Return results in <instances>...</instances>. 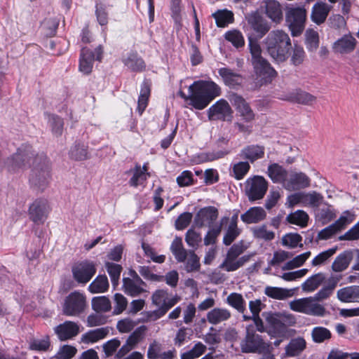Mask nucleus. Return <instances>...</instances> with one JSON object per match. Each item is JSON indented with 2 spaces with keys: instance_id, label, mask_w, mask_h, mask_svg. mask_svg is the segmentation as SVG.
I'll return each instance as SVG.
<instances>
[{
  "instance_id": "50",
  "label": "nucleus",
  "mask_w": 359,
  "mask_h": 359,
  "mask_svg": "<svg viewBox=\"0 0 359 359\" xmlns=\"http://www.w3.org/2000/svg\"><path fill=\"white\" fill-rule=\"evenodd\" d=\"M105 268L111 278L113 286L116 287L118 284L122 266L118 264L107 262L105 263Z\"/></svg>"
},
{
  "instance_id": "62",
  "label": "nucleus",
  "mask_w": 359,
  "mask_h": 359,
  "mask_svg": "<svg viewBox=\"0 0 359 359\" xmlns=\"http://www.w3.org/2000/svg\"><path fill=\"white\" fill-rule=\"evenodd\" d=\"M355 219V215L349 210L342 212L339 218L333 223L339 231L345 229L347 225L351 224Z\"/></svg>"
},
{
  "instance_id": "46",
  "label": "nucleus",
  "mask_w": 359,
  "mask_h": 359,
  "mask_svg": "<svg viewBox=\"0 0 359 359\" xmlns=\"http://www.w3.org/2000/svg\"><path fill=\"white\" fill-rule=\"evenodd\" d=\"M311 335L312 340L318 344L323 343L332 337L331 332L322 326L314 327L311 330Z\"/></svg>"
},
{
  "instance_id": "1",
  "label": "nucleus",
  "mask_w": 359,
  "mask_h": 359,
  "mask_svg": "<svg viewBox=\"0 0 359 359\" xmlns=\"http://www.w3.org/2000/svg\"><path fill=\"white\" fill-rule=\"evenodd\" d=\"M221 94L220 87L212 81H196L189 87V95L182 90L178 95L198 110L205 109L212 100Z\"/></svg>"
},
{
  "instance_id": "42",
  "label": "nucleus",
  "mask_w": 359,
  "mask_h": 359,
  "mask_svg": "<svg viewBox=\"0 0 359 359\" xmlns=\"http://www.w3.org/2000/svg\"><path fill=\"white\" fill-rule=\"evenodd\" d=\"M109 333L107 327H100L90 330L82 335L81 340L84 343H95L104 339Z\"/></svg>"
},
{
  "instance_id": "25",
  "label": "nucleus",
  "mask_w": 359,
  "mask_h": 359,
  "mask_svg": "<svg viewBox=\"0 0 359 359\" xmlns=\"http://www.w3.org/2000/svg\"><path fill=\"white\" fill-rule=\"evenodd\" d=\"M126 67L133 72H141L145 69V63L136 52L130 51L123 55L121 59Z\"/></svg>"
},
{
  "instance_id": "12",
  "label": "nucleus",
  "mask_w": 359,
  "mask_h": 359,
  "mask_svg": "<svg viewBox=\"0 0 359 359\" xmlns=\"http://www.w3.org/2000/svg\"><path fill=\"white\" fill-rule=\"evenodd\" d=\"M323 201V196L316 191L309 193L297 192L288 196L287 203L290 207L297 204L304 206L318 207Z\"/></svg>"
},
{
  "instance_id": "2",
  "label": "nucleus",
  "mask_w": 359,
  "mask_h": 359,
  "mask_svg": "<svg viewBox=\"0 0 359 359\" xmlns=\"http://www.w3.org/2000/svg\"><path fill=\"white\" fill-rule=\"evenodd\" d=\"M248 49L251 55V64L260 86L270 83L277 76V72L266 59L262 56V50L255 39L248 37Z\"/></svg>"
},
{
  "instance_id": "37",
  "label": "nucleus",
  "mask_w": 359,
  "mask_h": 359,
  "mask_svg": "<svg viewBox=\"0 0 359 359\" xmlns=\"http://www.w3.org/2000/svg\"><path fill=\"white\" fill-rule=\"evenodd\" d=\"M44 116L53 135L56 137L60 136L63 131V120L57 115L48 112L44 113Z\"/></svg>"
},
{
  "instance_id": "36",
  "label": "nucleus",
  "mask_w": 359,
  "mask_h": 359,
  "mask_svg": "<svg viewBox=\"0 0 359 359\" xmlns=\"http://www.w3.org/2000/svg\"><path fill=\"white\" fill-rule=\"evenodd\" d=\"M266 14L275 22H279L283 19L281 6L275 0H268L266 2Z\"/></svg>"
},
{
  "instance_id": "31",
  "label": "nucleus",
  "mask_w": 359,
  "mask_h": 359,
  "mask_svg": "<svg viewBox=\"0 0 359 359\" xmlns=\"http://www.w3.org/2000/svg\"><path fill=\"white\" fill-rule=\"evenodd\" d=\"M268 176L273 183H284L287 180V171L278 163H272L269 165Z\"/></svg>"
},
{
  "instance_id": "11",
  "label": "nucleus",
  "mask_w": 359,
  "mask_h": 359,
  "mask_svg": "<svg viewBox=\"0 0 359 359\" xmlns=\"http://www.w3.org/2000/svg\"><path fill=\"white\" fill-rule=\"evenodd\" d=\"M262 316L266 323V332L271 338H281L286 336L287 330L283 325L278 313L263 312Z\"/></svg>"
},
{
  "instance_id": "41",
  "label": "nucleus",
  "mask_w": 359,
  "mask_h": 359,
  "mask_svg": "<svg viewBox=\"0 0 359 359\" xmlns=\"http://www.w3.org/2000/svg\"><path fill=\"white\" fill-rule=\"evenodd\" d=\"M108 278L105 275H100L89 285L88 290L92 294L103 293L109 289Z\"/></svg>"
},
{
  "instance_id": "34",
  "label": "nucleus",
  "mask_w": 359,
  "mask_h": 359,
  "mask_svg": "<svg viewBox=\"0 0 359 359\" xmlns=\"http://www.w3.org/2000/svg\"><path fill=\"white\" fill-rule=\"evenodd\" d=\"M326 280L323 273H316L308 278L302 285V289L306 292H312L318 289Z\"/></svg>"
},
{
  "instance_id": "28",
  "label": "nucleus",
  "mask_w": 359,
  "mask_h": 359,
  "mask_svg": "<svg viewBox=\"0 0 359 359\" xmlns=\"http://www.w3.org/2000/svg\"><path fill=\"white\" fill-rule=\"evenodd\" d=\"M331 9L332 6L325 2H316L312 8L311 14V18L312 21L317 25L323 23L327 19Z\"/></svg>"
},
{
  "instance_id": "18",
  "label": "nucleus",
  "mask_w": 359,
  "mask_h": 359,
  "mask_svg": "<svg viewBox=\"0 0 359 359\" xmlns=\"http://www.w3.org/2000/svg\"><path fill=\"white\" fill-rule=\"evenodd\" d=\"M232 110L230 105L224 99H221L212 105L208 110L210 121H229L231 118Z\"/></svg>"
},
{
  "instance_id": "27",
  "label": "nucleus",
  "mask_w": 359,
  "mask_h": 359,
  "mask_svg": "<svg viewBox=\"0 0 359 359\" xmlns=\"http://www.w3.org/2000/svg\"><path fill=\"white\" fill-rule=\"evenodd\" d=\"M266 217V211L263 208L259 206L252 207L241 215L243 222L248 224H257L264 220Z\"/></svg>"
},
{
  "instance_id": "44",
  "label": "nucleus",
  "mask_w": 359,
  "mask_h": 359,
  "mask_svg": "<svg viewBox=\"0 0 359 359\" xmlns=\"http://www.w3.org/2000/svg\"><path fill=\"white\" fill-rule=\"evenodd\" d=\"M92 309L97 313H106L111 310L109 299L105 296L95 297L91 301Z\"/></svg>"
},
{
  "instance_id": "14",
  "label": "nucleus",
  "mask_w": 359,
  "mask_h": 359,
  "mask_svg": "<svg viewBox=\"0 0 359 359\" xmlns=\"http://www.w3.org/2000/svg\"><path fill=\"white\" fill-rule=\"evenodd\" d=\"M33 156L30 146H22L19 148L17 152L6 162V166L9 172H15L22 168Z\"/></svg>"
},
{
  "instance_id": "58",
  "label": "nucleus",
  "mask_w": 359,
  "mask_h": 359,
  "mask_svg": "<svg viewBox=\"0 0 359 359\" xmlns=\"http://www.w3.org/2000/svg\"><path fill=\"white\" fill-rule=\"evenodd\" d=\"M206 351V346L201 342L196 343L194 347L181 355V359H195L201 356Z\"/></svg>"
},
{
  "instance_id": "51",
  "label": "nucleus",
  "mask_w": 359,
  "mask_h": 359,
  "mask_svg": "<svg viewBox=\"0 0 359 359\" xmlns=\"http://www.w3.org/2000/svg\"><path fill=\"white\" fill-rule=\"evenodd\" d=\"M224 37L226 41L231 42L236 48L243 47L245 45L244 37L242 33L237 29L226 32Z\"/></svg>"
},
{
  "instance_id": "29",
  "label": "nucleus",
  "mask_w": 359,
  "mask_h": 359,
  "mask_svg": "<svg viewBox=\"0 0 359 359\" xmlns=\"http://www.w3.org/2000/svg\"><path fill=\"white\" fill-rule=\"evenodd\" d=\"M338 299L344 303H359V285L346 286L337 292Z\"/></svg>"
},
{
  "instance_id": "40",
  "label": "nucleus",
  "mask_w": 359,
  "mask_h": 359,
  "mask_svg": "<svg viewBox=\"0 0 359 359\" xmlns=\"http://www.w3.org/2000/svg\"><path fill=\"white\" fill-rule=\"evenodd\" d=\"M316 217L320 222L325 224L332 220L336 217V214L331 205L324 204L318 208Z\"/></svg>"
},
{
  "instance_id": "24",
  "label": "nucleus",
  "mask_w": 359,
  "mask_h": 359,
  "mask_svg": "<svg viewBox=\"0 0 359 359\" xmlns=\"http://www.w3.org/2000/svg\"><path fill=\"white\" fill-rule=\"evenodd\" d=\"M55 331L61 341H66L76 337L79 332V326L73 321H65L57 325Z\"/></svg>"
},
{
  "instance_id": "48",
  "label": "nucleus",
  "mask_w": 359,
  "mask_h": 359,
  "mask_svg": "<svg viewBox=\"0 0 359 359\" xmlns=\"http://www.w3.org/2000/svg\"><path fill=\"white\" fill-rule=\"evenodd\" d=\"M351 262V256L348 252L339 255L332 264V269L335 272H341L346 269Z\"/></svg>"
},
{
  "instance_id": "63",
  "label": "nucleus",
  "mask_w": 359,
  "mask_h": 359,
  "mask_svg": "<svg viewBox=\"0 0 359 359\" xmlns=\"http://www.w3.org/2000/svg\"><path fill=\"white\" fill-rule=\"evenodd\" d=\"M241 230L238 226L228 224L223 238V243L225 245H230L240 235Z\"/></svg>"
},
{
  "instance_id": "49",
  "label": "nucleus",
  "mask_w": 359,
  "mask_h": 359,
  "mask_svg": "<svg viewBox=\"0 0 359 359\" xmlns=\"http://www.w3.org/2000/svg\"><path fill=\"white\" fill-rule=\"evenodd\" d=\"M150 88L147 82H143L141 86L140 96L137 102V110L140 114L144 111L147 106Z\"/></svg>"
},
{
  "instance_id": "52",
  "label": "nucleus",
  "mask_w": 359,
  "mask_h": 359,
  "mask_svg": "<svg viewBox=\"0 0 359 359\" xmlns=\"http://www.w3.org/2000/svg\"><path fill=\"white\" fill-rule=\"evenodd\" d=\"M248 22L252 29L259 34L260 37L263 36L269 30V26L264 22L261 18L254 15L248 19Z\"/></svg>"
},
{
  "instance_id": "30",
  "label": "nucleus",
  "mask_w": 359,
  "mask_h": 359,
  "mask_svg": "<svg viewBox=\"0 0 359 359\" xmlns=\"http://www.w3.org/2000/svg\"><path fill=\"white\" fill-rule=\"evenodd\" d=\"M264 155V147L257 144L248 145L243 148L238 156L241 158L248 160L253 163L255 161L263 158Z\"/></svg>"
},
{
  "instance_id": "33",
  "label": "nucleus",
  "mask_w": 359,
  "mask_h": 359,
  "mask_svg": "<svg viewBox=\"0 0 359 359\" xmlns=\"http://www.w3.org/2000/svg\"><path fill=\"white\" fill-rule=\"evenodd\" d=\"M231 312L223 308H215L207 313V320L212 325H217L231 318Z\"/></svg>"
},
{
  "instance_id": "6",
  "label": "nucleus",
  "mask_w": 359,
  "mask_h": 359,
  "mask_svg": "<svg viewBox=\"0 0 359 359\" xmlns=\"http://www.w3.org/2000/svg\"><path fill=\"white\" fill-rule=\"evenodd\" d=\"M247 247L244 245L243 241L233 244L228 250L226 256L220 264L219 268L226 271H234L243 266L250 259L249 255H244L238 258Z\"/></svg>"
},
{
  "instance_id": "16",
  "label": "nucleus",
  "mask_w": 359,
  "mask_h": 359,
  "mask_svg": "<svg viewBox=\"0 0 359 359\" xmlns=\"http://www.w3.org/2000/svg\"><path fill=\"white\" fill-rule=\"evenodd\" d=\"M130 278H123V287L125 293L131 297H137L147 292V284L135 271H130Z\"/></svg>"
},
{
  "instance_id": "45",
  "label": "nucleus",
  "mask_w": 359,
  "mask_h": 359,
  "mask_svg": "<svg viewBox=\"0 0 359 359\" xmlns=\"http://www.w3.org/2000/svg\"><path fill=\"white\" fill-rule=\"evenodd\" d=\"M217 27H224L233 21V13L226 9L219 10L212 14Z\"/></svg>"
},
{
  "instance_id": "38",
  "label": "nucleus",
  "mask_w": 359,
  "mask_h": 359,
  "mask_svg": "<svg viewBox=\"0 0 359 359\" xmlns=\"http://www.w3.org/2000/svg\"><path fill=\"white\" fill-rule=\"evenodd\" d=\"M264 294L270 298L283 300L291 297L293 292L286 288L267 286L264 289Z\"/></svg>"
},
{
  "instance_id": "20",
  "label": "nucleus",
  "mask_w": 359,
  "mask_h": 359,
  "mask_svg": "<svg viewBox=\"0 0 359 359\" xmlns=\"http://www.w3.org/2000/svg\"><path fill=\"white\" fill-rule=\"evenodd\" d=\"M218 217V210L213 206L203 208L195 215L194 223L197 227L210 226Z\"/></svg>"
},
{
  "instance_id": "5",
  "label": "nucleus",
  "mask_w": 359,
  "mask_h": 359,
  "mask_svg": "<svg viewBox=\"0 0 359 359\" xmlns=\"http://www.w3.org/2000/svg\"><path fill=\"white\" fill-rule=\"evenodd\" d=\"M240 347L245 353L266 354L270 353L271 344L257 333L252 326H248L245 335L241 341Z\"/></svg>"
},
{
  "instance_id": "21",
  "label": "nucleus",
  "mask_w": 359,
  "mask_h": 359,
  "mask_svg": "<svg viewBox=\"0 0 359 359\" xmlns=\"http://www.w3.org/2000/svg\"><path fill=\"white\" fill-rule=\"evenodd\" d=\"M229 100L231 104L236 108L244 120L251 121L254 119L255 114L252 110L242 96L236 93H232L229 95Z\"/></svg>"
},
{
  "instance_id": "57",
  "label": "nucleus",
  "mask_w": 359,
  "mask_h": 359,
  "mask_svg": "<svg viewBox=\"0 0 359 359\" xmlns=\"http://www.w3.org/2000/svg\"><path fill=\"white\" fill-rule=\"evenodd\" d=\"M253 236L258 239L271 241L275 238V233L267 229L266 225L256 226L252 229Z\"/></svg>"
},
{
  "instance_id": "56",
  "label": "nucleus",
  "mask_w": 359,
  "mask_h": 359,
  "mask_svg": "<svg viewBox=\"0 0 359 359\" xmlns=\"http://www.w3.org/2000/svg\"><path fill=\"white\" fill-rule=\"evenodd\" d=\"M226 300L227 303L239 313H243L245 310V301L241 294L231 293L227 297Z\"/></svg>"
},
{
  "instance_id": "39",
  "label": "nucleus",
  "mask_w": 359,
  "mask_h": 359,
  "mask_svg": "<svg viewBox=\"0 0 359 359\" xmlns=\"http://www.w3.org/2000/svg\"><path fill=\"white\" fill-rule=\"evenodd\" d=\"M306 342L303 337H297L290 341L285 351L289 356H297L306 348Z\"/></svg>"
},
{
  "instance_id": "22",
  "label": "nucleus",
  "mask_w": 359,
  "mask_h": 359,
  "mask_svg": "<svg viewBox=\"0 0 359 359\" xmlns=\"http://www.w3.org/2000/svg\"><path fill=\"white\" fill-rule=\"evenodd\" d=\"M310 179L304 172H292L284 183V187L289 191H294L309 187Z\"/></svg>"
},
{
  "instance_id": "64",
  "label": "nucleus",
  "mask_w": 359,
  "mask_h": 359,
  "mask_svg": "<svg viewBox=\"0 0 359 359\" xmlns=\"http://www.w3.org/2000/svg\"><path fill=\"white\" fill-rule=\"evenodd\" d=\"M77 350L74 346L64 345L60 348L55 358L56 359H71L76 353Z\"/></svg>"
},
{
  "instance_id": "55",
  "label": "nucleus",
  "mask_w": 359,
  "mask_h": 359,
  "mask_svg": "<svg viewBox=\"0 0 359 359\" xmlns=\"http://www.w3.org/2000/svg\"><path fill=\"white\" fill-rule=\"evenodd\" d=\"M311 253L310 251L304 252L294 257L292 260L286 262L283 266V270H291L302 266L309 258Z\"/></svg>"
},
{
  "instance_id": "35",
  "label": "nucleus",
  "mask_w": 359,
  "mask_h": 359,
  "mask_svg": "<svg viewBox=\"0 0 359 359\" xmlns=\"http://www.w3.org/2000/svg\"><path fill=\"white\" fill-rule=\"evenodd\" d=\"M69 157L75 161H84L89 158L88 146L83 142H76L70 148Z\"/></svg>"
},
{
  "instance_id": "43",
  "label": "nucleus",
  "mask_w": 359,
  "mask_h": 359,
  "mask_svg": "<svg viewBox=\"0 0 359 359\" xmlns=\"http://www.w3.org/2000/svg\"><path fill=\"white\" fill-rule=\"evenodd\" d=\"M133 172V176L130 179L128 183L130 187H137L139 185L142 184L149 177L148 172L142 171L140 165L137 164L133 170H130L128 172Z\"/></svg>"
},
{
  "instance_id": "32",
  "label": "nucleus",
  "mask_w": 359,
  "mask_h": 359,
  "mask_svg": "<svg viewBox=\"0 0 359 359\" xmlns=\"http://www.w3.org/2000/svg\"><path fill=\"white\" fill-rule=\"evenodd\" d=\"M340 276H331L327 281V285L323 286L315 295L314 299L323 301L327 299L333 292L338 282L340 280Z\"/></svg>"
},
{
  "instance_id": "9",
  "label": "nucleus",
  "mask_w": 359,
  "mask_h": 359,
  "mask_svg": "<svg viewBox=\"0 0 359 359\" xmlns=\"http://www.w3.org/2000/svg\"><path fill=\"white\" fill-rule=\"evenodd\" d=\"M314 297L301 298L290 302V308L296 312L313 316H323L325 309Z\"/></svg>"
},
{
  "instance_id": "15",
  "label": "nucleus",
  "mask_w": 359,
  "mask_h": 359,
  "mask_svg": "<svg viewBox=\"0 0 359 359\" xmlns=\"http://www.w3.org/2000/svg\"><path fill=\"white\" fill-rule=\"evenodd\" d=\"M95 273V265L89 260L79 262L72 267L73 277L79 283H88Z\"/></svg>"
},
{
  "instance_id": "61",
  "label": "nucleus",
  "mask_w": 359,
  "mask_h": 359,
  "mask_svg": "<svg viewBox=\"0 0 359 359\" xmlns=\"http://www.w3.org/2000/svg\"><path fill=\"white\" fill-rule=\"evenodd\" d=\"M306 45L309 50H316L319 46L318 33L313 29H307L305 33Z\"/></svg>"
},
{
  "instance_id": "54",
  "label": "nucleus",
  "mask_w": 359,
  "mask_h": 359,
  "mask_svg": "<svg viewBox=\"0 0 359 359\" xmlns=\"http://www.w3.org/2000/svg\"><path fill=\"white\" fill-rule=\"evenodd\" d=\"M201 268L200 259L193 251L189 250L186 259L184 269L187 272L198 271Z\"/></svg>"
},
{
  "instance_id": "19",
  "label": "nucleus",
  "mask_w": 359,
  "mask_h": 359,
  "mask_svg": "<svg viewBox=\"0 0 359 359\" xmlns=\"http://www.w3.org/2000/svg\"><path fill=\"white\" fill-rule=\"evenodd\" d=\"M177 295L169 297L168 292L165 290H157L151 296V303L158 309L166 308V313L180 301Z\"/></svg>"
},
{
  "instance_id": "7",
  "label": "nucleus",
  "mask_w": 359,
  "mask_h": 359,
  "mask_svg": "<svg viewBox=\"0 0 359 359\" xmlns=\"http://www.w3.org/2000/svg\"><path fill=\"white\" fill-rule=\"evenodd\" d=\"M306 10L303 6H289L286 9L285 22L293 36H299L304 29Z\"/></svg>"
},
{
  "instance_id": "47",
  "label": "nucleus",
  "mask_w": 359,
  "mask_h": 359,
  "mask_svg": "<svg viewBox=\"0 0 359 359\" xmlns=\"http://www.w3.org/2000/svg\"><path fill=\"white\" fill-rule=\"evenodd\" d=\"M286 220L292 224H296L301 227H304L307 225L309 221V215L304 210H297L287 216Z\"/></svg>"
},
{
  "instance_id": "53",
  "label": "nucleus",
  "mask_w": 359,
  "mask_h": 359,
  "mask_svg": "<svg viewBox=\"0 0 359 359\" xmlns=\"http://www.w3.org/2000/svg\"><path fill=\"white\" fill-rule=\"evenodd\" d=\"M250 165L248 161H240L234 163L232 166V176L235 179L242 180L249 172Z\"/></svg>"
},
{
  "instance_id": "4",
  "label": "nucleus",
  "mask_w": 359,
  "mask_h": 359,
  "mask_svg": "<svg viewBox=\"0 0 359 359\" xmlns=\"http://www.w3.org/2000/svg\"><path fill=\"white\" fill-rule=\"evenodd\" d=\"M51 180L50 161L43 154L36 156L29 179L31 187L36 191L43 192L49 186Z\"/></svg>"
},
{
  "instance_id": "59",
  "label": "nucleus",
  "mask_w": 359,
  "mask_h": 359,
  "mask_svg": "<svg viewBox=\"0 0 359 359\" xmlns=\"http://www.w3.org/2000/svg\"><path fill=\"white\" fill-rule=\"evenodd\" d=\"M147 330V327L145 325L138 327L128 337L126 341L134 348L144 339Z\"/></svg>"
},
{
  "instance_id": "17",
  "label": "nucleus",
  "mask_w": 359,
  "mask_h": 359,
  "mask_svg": "<svg viewBox=\"0 0 359 359\" xmlns=\"http://www.w3.org/2000/svg\"><path fill=\"white\" fill-rule=\"evenodd\" d=\"M49 210L47 200L44 198L36 199L29 206V218L36 224H43L48 217Z\"/></svg>"
},
{
  "instance_id": "13",
  "label": "nucleus",
  "mask_w": 359,
  "mask_h": 359,
  "mask_svg": "<svg viewBox=\"0 0 359 359\" xmlns=\"http://www.w3.org/2000/svg\"><path fill=\"white\" fill-rule=\"evenodd\" d=\"M102 48L99 46L93 53L90 49L83 48L81 49L79 59V71L85 74L92 72L95 59L100 61L102 56Z\"/></svg>"
},
{
  "instance_id": "26",
  "label": "nucleus",
  "mask_w": 359,
  "mask_h": 359,
  "mask_svg": "<svg viewBox=\"0 0 359 359\" xmlns=\"http://www.w3.org/2000/svg\"><path fill=\"white\" fill-rule=\"evenodd\" d=\"M218 73L222 77L225 85L230 88H236L237 86H241L243 83V76L229 68H220L218 70Z\"/></svg>"
},
{
  "instance_id": "23",
  "label": "nucleus",
  "mask_w": 359,
  "mask_h": 359,
  "mask_svg": "<svg viewBox=\"0 0 359 359\" xmlns=\"http://www.w3.org/2000/svg\"><path fill=\"white\" fill-rule=\"evenodd\" d=\"M356 43L357 40L351 34H345L333 43L332 48L335 53L348 54L355 50Z\"/></svg>"
},
{
  "instance_id": "10",
  "label": "nucleus",
  "mask_w": 359,
  "mask_h": 359,
  "mask_svg": "<svg viewBox=\"0 0 359 359\" xmlns=\"http://www.w3.org/2000/svg\"><path fill=\"white\" fill-rule=\"evenodd\" d=\"M267 189L268 182L262 176L256 175L246 181L245 192L250 201L263 198Z\"/></svg>"
},
{
  "instance_id": "60",
  "label": "nucleus",
  "mask_w": 359,
  "mask_h": 359,
  "mask_svg": "<svg viewBox=\"0 0 359 359\" xmlns=\"http://www.w3.org/2000/svg\"><path fill=\"white\" fill-rule=\"evenodd\" d=\"M305 58L304 48L296 43L294 44L290 56V63L294 66L302 65Z\"/></svg>"
},
{
  "instance_id": "3",
  "label": "nucleus",
  "mask_w": 359,
  "mask_h": 359,
  "mask_svg": "<svg viewBox=\"0 0 359 359\" xmlns=\"http://www.w3.org/2000/svg\"><path fill=\"white\" fill-rule=\"evenodd\" d=\"M265 45L269 55L276 62H283L288 58L291 40L283 30L271 32L265 39Z\"/></svg>"
},
{
  "instance_id": "8",
  "label": "nucleus",
  "mask_w": 359,
  "mask_h": 359,
  "mask_svg": "<svg viewBox=\"0 0 359 359\" xmlns=\"http://www.w3.org/2000/svg\"><path fill=\"white\" fill-rule=\"evenodd\" d=\"M87 306L86 295L79 291L69 294L62 304V313L67 316H79Z\"/></svg>"
}]
</instances>
